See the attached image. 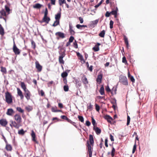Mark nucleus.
Instances as JSON below:
<instances>
[{"label": "nucleus", "mask_w": 157, "mask_h": 157, "mask_svg": "<svg viewBox=\"0 0 157 157\" xmlns=\"http://www.w3.org/2000/svg\"><path fill=\"white\" fill-rule=\"evenodd\" d=\"M74 79L75 83V84L76 87L78 89H80V87L81 86V83L80 81L75 78H74Z\"/></svg>", "instance_id": "nucleus-7"}, {"label": "nucleus", "mask_w": 157, "mask_h": 157, "mask_svg": "<svg viewBox=\"0 0 157 157\" xmlns=\"http://www.w3.org/2000/svg\"><path fill=\"white\" fill-rule=\"evenodd\" d=\"M25 109L28 112H29L32 110L33 108L31 106H28L26 107Z\"/></svg>", "instance_id": "nucleus-44"}, {"label": "nucleus", "mask_w": 157, "mask_h": 157, "mask_svg": "<svg viewBox=\"0 0 157 157\" xmlns=\"http://www.w3.org/2000/svg\"><path fill=\"white\" fill-rule=\"evenodd\" d=\"M104 118L105 119L107 120V121L108 122L110 123V124H113V123L111 122V121L113 120V119L111 117H110L109 115H105L104 116Z\"/></svg>", "instance_id": "nucleus-12"}, {"label": "nucleus", "mask_w": 157, "mask_h": 157, "mask_svg": "<svg viewBox=\"0 0 157 157\" xmlns=\"http://www.w3.org/2000/svg\"><path fill=\"white\" fill-rule=\"evenodd\" d=\"M124 40L125 43L126 44L127 46L128 47V38L125 36H124Z\"/></svg>", "instance_id": "nucleus-43"}, {"label": "nucleus", "mask_w": 157, "mask_h": 157, "mask_svg": "<svg viewBox=\"0 0 157 157\" xmlns=\"http://www.w3.org/2000/svg\"><path fill=\"white\" fill-rule=\"evenodd\" d=\"M61 13L60 12V11H59L57 14L55 15V19L56 20H60V19L61 17Z\"/></svg>", "instance_id": "nucleus-25"}, {"label": "nucleus", "mask_w": 157, "mask_h": 157, "mask_svg": "<svg viewBox=\"0 0 157 157\" xmlns=\"http://www.w3.org/2000/svg\"><path fill=\"white\" fill-rule=\"evenodd\" d=\"M68 122L72 125H73L74 126H75L76 127H77L76 125H75V123L72 121L70 119H69Z\"/></svg>", "instance_id": "nucleus-58"}, {"label": "nucleus", "mask_w": 157, "mask_h": 157, "mask_svg": "<svg viewBox=\"0 0 157 157\" xmlns=\"http://www.w3.org/2000/svg\"><path fill=\"white\" fill-rule=\"evenodd\" d=\"M111 14L110 12H109V11H107L105 14V16L106 17H109Z\"/></svg>", "instance_id": "nucleus-63"}, {"label": "nucleus", "mask_w": 157, "mask_h": 157, "mask_svg": "<svg viewBox=\"0 0 157 157\" xmlns=\"http://www.w3.org/2000/svg\"><path fill=\"white\" fill-rule=\"evenodd\" d=\"M59 25V21L58 20H56L54 21L53 24L52 25V26L53 27H56Z\"/></svg>", "instance_id": "nucleus-29"}, {"label": "nucleus", "mask_w": 157, "mask_h": 157, "mask_svg": "<svg viewBox=\"0 0 157 157\" xmlns=\"http://www.w3.org/2000/svg\"><path fill=\"white\" fill-rule=\"evenodd\" d=\"M78 118L79 121L82 122H83L84 121V119L83 117L82 116L78 115Z\"/></svg>", "instance_id": "nucleus-42"}, {"label": "nucleus", "mask_w": 157, "mask_h": 157, "mask_svg": "<svg viewBox=\"0 0 157 157\" xmlns=\"http://www.w3.org/2000/svg\"><path fill=\"white\" fill-rule=\"evenodd\" d=\"M130 118L129 116L128 115L127 118V125H128L130 123Z\"/></svg>", "instance_id": "nucleus-53"}, {"label": "nucleus", "mask_w": 157, "mask_h": 157, "mask_svg": "<svg viewBox=\"0 0 157 157\" xmlns=\"http://www.w3.org/2000/svg\"><path fill=\"white\" fill-rule=\"evenodd\" d=\"M117 100L115 98H112L111 103L113 105H117Z\"/></svg>", "instance_id": "nucleus-37"}, {"label": "nucleus", "mask_w": 157, "mask_h": 157, "mask_svg": "<svg viewBox=\"0 0 157 157\" xmlns=\"http://www.w3.org/2000/svg\"><path fill=\"white\" fill-rule=\"evenodd\" d=\"M74 39V37L72 36H71L70 37V38L69 39L68 41H69L70 43H71L73 41Z\"/></svg>", "instance_id": "nucleus-54"}, {"label": "nucleus", "mask_w": 157, "mask_h": 157, "mask_svg": "<svg viewBox=\"0 0 157 157\" xmlns=\"http://www.w3.org/2000/svg\"><path fill=\"white\" fill-rule=\"evenodd\" d=\"M105 34V30H103L99 34V36L101 37H104Z\"/></svg>", "instance_id": "nucleus-34"}, {"label": "nucleus", "mask_w": 157, "mask_h": 157, "mask_svg": "<svg viewBox=\"0 0 157 157\" xmlns=\"http://www.w3.org/2000/svg\"><path fill=\"white\" fill-rule=\"evenodd\" d=\"M14 113V111L12 109L10 108L7 109L6 114L9 116H12V114Z\"/></svg>", "instance_id": "nucleus-15"}, {"label": "nucleus", "mask_w": 157, "mask_h": 157, "mask_svg": "<svg viewBox=\"0 0 157 157\" xmlns=\"http://www.w3.org/2000/svg\"><path fill=\"white\" fill-rule=\"evenodd\" d=\"M25 131H24V130L23 129H21L18 131V134L20 135H23L25 134Z\"/></svg>", "instance_id": "nucleus-39"}, {"label": "nucleus", "mask_w": 157, "mask_h": 157, "mask_svg": "<svg viewBox=\"0 0 157 157\" xmlns=\"http://www.w3.org/2000/svg\"><path fill=\"white\" fill-rule=\"evenodd\" d=\"M5 98L6 102L8 104H11L13 101L12 96L10 93L8 92L5 93Z\"/></svg>", "instance_id": "nucleus-1"}, {"label": "nucleus", "mask_w": 157, "mask_h": 157, "mask_svg": "<svg viewBox=\"0 0 157 157\" xmlns=\"http://www.w3.org/2000/svg\"><path fill=\"white\" fill-rule=\"evenodd\" d=\"M99 92L101 95H103L105 94L104 89L103 85H102L99 90Z\"/></svg>", "instance_id": "nucleus-28"}, {"label": "nucleus", "mask_w": 157, "mask_h": 157, "mask_svg": "<svg viewBox=\"0 0 157 157\" xmlns=\"http://www.w3.org/2000/svg\"><path fill=\"white\" fill-rule=\"evenodd\" d=\"M119 82L125 86L128 85V82L126 76L121 75L119 77Z\"/></svg>", "instance_id": "nucleus-3"}, {"label": "nucleus", "mask_w": 157, "mask_h": 157, "mask_svg": "<svg viewBox=\"0 0 157 157\" xmlns=\"http://www.w3.org/2000/svg\"><path fill=\"white\" fill-rule=\"evenodd\" d=\"M60 117L62 119L67 120V121H68L69 120V119L66 116H65V115L61 116Z\"/></svg>", "instance_id": "nucleus-47"}, {"label": "nucleus", "mask_w": 157, "mask_h": 157, "mask_svg": "<svg viewBox=\"0 0 157 157\" xmlns=\"http://www.w3.org/2000/svg\"><path fill=\"white\" fill-rule=\"evenodd\" d=\"M25 92V96L27 100H29L30 98L31 94L30 92L28 90H26Z\"/></svg>", "instance_id": "nucleus-11"}, {"label": "nucleus", "mask_w": 157, "mask_h": 157, "mask_svg": "<svg viewBox=\"0 0 157 157\" xmlns=\"http://www.w3.org/2000/svg\"><path fill=\"white\" fill-rule=\"evenodd\" d=\"M76 27L78 29H81V27H87V25H80V24H77L76 25Z\"/></svg>", "instance_id": "nucleus-33"}, {"label": "nucleus", "mask_w": 157, "mask_h": 157, "mask_svg": "<svg viewBox=\"0 0 157 157\" xmlns=\"http://www.w3.org/2000/svg\"><path fill=\"white\" fill-rule=\"evenodd\" d=\"M59 4L60 6L62 5L63 4L66 3L65 0H59Z\"/></svg>", "instance_id": "nucleus-49"}, {"label": "nucleus", "mask_w": 157, "mask_h": 157, "mask_svg": "<svg viewBox=\"0 0 157 157\" xmlns=\"http://www.w3.org/2000/svg\"><path fill=\"white\" fill-rule=\"evenodd\" d=\"M114 89V87H113V88L112 89V91L111 92V94H112V95H113L114 94H116V91H117V88H115Z\"/></svg>", "instance_id": "nucleus-40"}, {"label": "nucleus", "mask_w": 157, "mask_h": 157, "mask_svg": "<svg viewBox=\"0 0 157 157\" xmlns=\"http://www.w3.org/2000/svg\"><path fill=\"white\" fill-rule=\"evenodd\" d=\"M36 67V69H42V67L40 65L38 61H36L35 62Z\"/></svg>", "instance_id": "nucleus-27"}, {"label": "nucleus", "mask_w": 157, "mask_h": 157, "mask_svg": "<svg viewBox=\"0 0 157 157\" xmlns=\"http://www.w3.org/2000/svg\"><path fill=\"white\" fill-rule=\"evenodd\" d=\"M42 6V5L37 3L33 5V7L34 9H40Z\"/></svg>", "instance_id": "nucleus-23"}, {"label": "nucleus", "mask_w": 157, "mask_h": 157, "mask_svg": "<svg viewBox=\"0 0 157 157\" xmlns=\"http://www.w3.org/2000/svg\"><path fill=\"white\" fill-rule=\"evenodd\" d=\"M13 52L16 55H19L21 51L17 47L14 41H13Z\"/></svg>", "instance_id": "nucleus-4"}, {"label": "nucleus", "mask_w": 157, "mask_h": 157, "mask_svg": "<svg viewBox=\"0 0 157 157\" xmlns=\"http://www.w3.org/2000/svg\"><path fill=\"white\" fill-rule=\"evenodd\" d=\"M92 49L95 52H98L99 51V47L95 45L94 47Z\"/></svg>", "instance_id": "nucleus-41"}, {"label": "nucleus", "mask_w": 157, "mask_h": 157, "mask_svg": "<svg viewBox=\"0 0 157 157\" xmlns=\"http://www.w3.org/2000/svg\"><path fill=\"white\" fill-rule=\"evenodd\" d=\"M87 144L89 157H92V151H91V145L89 144L88 141H87Z\"/></svg>", "instance_id": "nucleus-10"}, {"label": "nucleus", "mask_w": 157, "mask_h": 157, "mask_svg": "<svg viewBox=\"0 0 157 157\" xmlns=\"http://www.w3.org/2000/svg\"><path fill=\"white\" fill-rule=\"evenodd\" d=\"M17 91L18 95L20 96L21 99H23L24 98V95H23L21 91L19 88H17Z\"/></svg>", "instance_id": "nucleus-17"}, {"label": "nucleus", "mask_w": 157, "mask_h": 157, "mask_svg": "<svg viewBox=\"0 0 157 157\" xmlns=\"http://www.w3.org/2000/svg\"><path fill=\"white\" fill-rule=\"evenodd\" d=\"M73 45L75 48H78V44L75 40V42L73 43Z\"/></svg>", "instance_id": "nucleus-60"}, {"label": "nucleus", "mask_w": 157, "mask_h": 157, "mask_svg": "<svg viewBox=\"0 0 157 157\" xmlns=\"http://www.w3.org/2000/svg\"><path fill=\"white\" fill-rule=\"evenodd\" d=\"M76 52L77 56L78 57V59L81 61H83L84 62L85 61L84 60L83 56L79 52Z\"/></svg>", "instance_id": "nucleus-19"}, {"label": "nucleus", "mask_w": 157, "mask_h": 157, "mask_svg": "<svg viewBox=\"0 0 157 157\" xmlns=\"http://www.w3.org/2000/svg\"><path fill=\"white\" fill-rule=\"evenodd\" d=\"M67 75L68 74L66 71L63 72L61 74V76L63 78H66Z\"/></svg>", "instance_id": "nucleus-36"}, {"label": "nucleus", "mask_w": 157, "mask_h": 157, "mask_svg": "<svg viewBox=\"0 0 157 157\" xmlns=\"http://www.w3.org/2000/svg\"><path fill=\"white\" fill-rule=\"evenodd\" d=\"M128 77L129 79L132 81L133 83L135 82V79L133 77L130 75L129 71L128 70Z\"/></svg>", "instance_id": "nucleus-20"}, {"label": "nucleus", "mask_w": 157, "mask_h": 157, "mask_svg": "<svg viewBox=\"0 0 157 157\" xmlns=\"http://www.w3.org/2000/svg\"><path fill=\"white\" fill-rule=\"evenodd\" d=\"M10 122L11 124H10V125L11 127H12L13 126L17 129L19 128L20 123H18L17 122H16V121H13L12 120H11Z\"/></svg>", "instance_id": "nucleus-6"}, {"label": "nucleus", "mask_w": 157, "mask_h": 157, "mask_svg": "<svg viewBox=\"0 0 157 157\" xmlns=\"http://www.w3.org/2000/svg\"><path fill=\"white\" fill-rule=\"evenodd\" d=\"M95 109L96 110V111L98 112L99 111L100 109V106H99L97 104H96L95 105Z\"/></svg>", "instance_id": "nucleus-57"}, {"label": "nucleus", "mask_w": 157, "mask_h": 157, "mask_svg": "<svg viewBox=\"0 0 157 157\" xmlns=\"http://www.w3.org/2000/svg\"><path fill=\"white\" fill-rule=\"evenodd\" d=\"M5 9L6 11V12L7 13H9V12L10 10V9L9 7L7 5L5 6Z\"/></svg>", "instance_id": "nucleus-45"}, {"label": "nucleus", "mask_w": 157, "mask_h": 157, "mask_svg": "<svg viewBox=\"0 0 157 157\" xmlns=\"http://www.w3.org/2000/svg\"><path fill=\"white\" fill-rule=\"evenodd\" d=\"M63 58L62 57H59V62L60 63H64V61L63 60Z\"/></svg>", "instance_id": "nucleus-62"}, {"label": "nucleus", "mask_w": 157, "mask_h": 157, "mask_svg": "<svg viewBox=\"0 0 157 157\" xmlns=\"http://www.w3.org/2000/svg\"><path fill=\"white\" fill-rule=\"evenodd\" d=\"M87 109H90V110H92L93 109V105H91V103H90L89 105L87 106Z\"/></svg>", "instance_id": "nucleus-59"}, {"label": "nucleus", "mask_w": 157, "mask_h": 157, "mask_svg": "<svg viewBox=\"0 0 157 157\" xmlns=\"http://www.w3.org/2000/svg\"><path fill=\"white\" fill-rule=\"evenodd\" d=\"M14 119L18 123H21V118L20 115L16 114L14 116Z\"/></svg>", "instance_id": "nucleus-8"}, {"label": "nucleus", "mask_w": 157, "mask_h": 157, "mask_svg": "<svg viewBox=\"0 0 157 157\" xmlns=\"http://www.w3.org/2000/svg\"><path fill=\"white\" fill-rule=\"evenodd\" d=\"M113 23H114V22L113 21H112V20L110 21V23H109V25H110V28L111 29H112L113 27Z\"/></svg>", "instance_id": "nucleus-51"}, {"label": "nucleus", "mask_w": 157, "mask_h": 157, "mask_svg": "<svg viewBox=\"0 0 157 157\" xmlns=\"http://www.w3.org/2000/svg\"><path fill=\"white\" fill-rule=\"evenodd\" d=\"M112 149L111 152V155L112 157H113L115 155V150L113 146L112 147Z\"/></svg>", "instance_id": "nucleus-38"}, {"label": "nucleus", "mask_w": 157, "mask_h": 157, "mask_svg": "<svg viewBox=\"0 0 157 157\" xmlns=\"http://www.w3.org/2000/svg\"><path fill=\"white\" fill-rule=\"evenodd\" d=\"M17 110L21 113H23L24 110L22 109L20 107H17L16 108Z\"/></svg>", "instance_id": "nucleus-46"}, {"label": "nucleus", "mask_w": 157, "mask_h": 157, "mask_svg": "<svg viewBox=\"0 0 157 157\" xmlns=\"http://www.w3.org/2000/svg\"><path fill=\"white\" fill-rule=\"evenodd\" d=\"M55 35L56 36H57L56 37V38L58 40L59 38L63 39L65 37V34L61 32H58L56 33Z\"/></svg>", "instance_id": "nucleus-5"}, {"label": "nucleus", "mask_w": 157, "mask_h": 157, "mask_svg": "<svg viewBox=\"0 0 157 157\" xmlns=\"http://www.w3.org/2000/svg\"><path fill=\"white\" fill-rule=\"evenodd\" d=\"M60 50L61 52H59L60 54L59 57L63 58L65 55V52H66V50L63 49V48H62Z\"/></svg>", "instance_id": "nucleus-14"}, {"label": "nucleus", "mask_w": 157, "mask_h": 157, "mask_svg": "<svg viewBox=\"0 0 157 157\" xmlns=\"http://www.w3.org/2000/svg\"><path fill=\"white\" fill-rule=\"evenodd\" d=\"M48 11L47 8L46 7L45 9V11L44 12V16L43 18V21H44L47 24H48L50 20V18L48 16Z\"/></svg>", "instance_id": "nucleus-2"}, {"label": "nucleus", "mask_w": 157, "mask_h": 157, "mask_svg": "<svg viewBox=\"0 0 157 157\" xmlns=\"http://www.w3.org/2000/svg\"><path fill=\"white\" fill-rule=\"evenodd\" d=\"M102 75L101 74L98 75L96 79V81L100 84L101 82Z\"/></svg>", "instance_id": "nucleus-21"}, {"label": "nucleus", "mask_w": 157, "mask_h": 157, "mask_svg": "<svg viewBox=\"0 0 157 157\" xmlns=\"http://www.w3.org/2000/svg\"><path fill=\"white\" fill-rule=\"evenodd\" d=\"M4 33V29L1 25L0 24V34L2 35H3Z\"/></svg>", "instance_id": "nucleus-32"}, {"label": "nucleus", "mask_w": 157, "mask_h": 157, "mask_svg": "<svg viewBox=\"0 0 157 157\" xmlns=\"http://www.w3.org/2000/svg\"><path fill=\"white\" fill-rule=\"evenodd\" d=\"M21 86L22 88L23 89L24 91H25L26 90H28V89H26L25 85L24 82H21Z\"/></svg>", "instance_id": "nucleus-30"}, {"label": "nucleus", "mask_w": 157, "mask_h": 157, "mask_svg": "<svg viewBox=\"0 0 157 157\" xmlns=\"http://www.w3.org/2000/svg\"><path fill=\"white\" fill-rule=\"evenodd\" d=\"M136 143L135 142V144L133 146V150H132V153H134L135 152L136 150Z\"/></svg>", "instance_id": "nucleus-55"}, {"label": "nucleus", "mask_w": 157, "mask_h": 157, "mask_svg": "<svg viewBox=\"0 0 157 157\" xmlns=\"http://www.w3.org/2000/svg\"><path fill=\"white\" fill-rule=\"evenodd\" d=\"M99 19H96L92 21V24L93 25H96L98 22Z\"/></svg>", "instance_id": "nucleus-48"}, {"label": "nucleus", "mask_w": 157, "mask_h": 157, "mask_svg": "<svg viewBox=\"0 0 157 157\" xmlns=\"http://www.w3.org/2000/svg\"><path fill=\"white\" fill-rule=\"evenodd\" d=\"M81 80L83 83L85 85L87 84L88 83L87 78L85 75H83V76L82 77Z\"/></svg>", "instance_id": "nucleus-16"}, {"label": "nucleus", "mask_w": 157, "mask_h": 157, "mask_svg": "<svg viewBox=\"0 0 157 157\" xmlns=\"http://www.w3.org/2000/svg\"><path fill=\"white\" fill-rule=\"evenodd\" d=\"M0 13L2 16H6V12L3 9H2V10L0 11Z\"/></svg>", "instance_id": "nucleus-35"}, {"label": "nucleus", "mask_w": 157, "mask_h": 157, "mask_svg": "<svg viewBox=\"0 0 157 157\" xmlns=\"http://www.w3.org/2000/svg\"><path fill=\"white\" fill-rule=\"evenodd\" d=\"M8 124V121L6 119L0 120V124L2 127H6Z\"/></svg>", "instance_id": "nucleus-9"}, {"label": "nucleus", "mask_w": 157, "mask_h": 157, "mask_svg": "<svg viewBox=\"0 0 157 157\" xmlns=\"http://www.w3.org/2000/svg\"><path fill=\"white\" fill-rule=\"evenodd\" d=\"M64 90L66 92L67 91L69 90V86L67 85H65L63 86Z\"/></svg>", "instance_id": "nucleus-50"}, {"label": "nucleus", "mask_w": 157, "mask_h": 157, "mask_svg": "<svg viewBox=\"0 0 157 157\" xmlns=\"http://www.w3.org/2000/svg\"><path fill=\"white\" fill-rule=\"evenodd\" d=\"M89 141L90 144L93 145L94 144V142L93 137L92 135L90 134L89 135Z\"/></svg>", "instance_id": "nucleus-24"}, {"label": "nucleus", "mask_w": 157, "mask_h": 157, "mask_svg": "<svg viewBox=\"0 0 157 157\" xmlns=\"http://www.w3.org/2000/svg\"><path fill=\"white\" fill-rule=\"evenodd\" d=\"M110 13L112 15H115L116 14H117V11H115V10H112L111 12H110Z\"/></svg>", "instance_id": "nucleus-64"}, {"label": "nucleus", "mask_w": 157, "mask_h": 157, "mask_svg": "<svg viewBox=\"0 0 157 157\" xmlns=\"http://www.w3.org/2000/svg\"><path fill=\"white\" fill-rule=\"evenodd\" d=\"M31 136L32 138V140L33 141L35 142L36 143L38 144V142L36 141V140L35 139L36 138V135L35 134L33 130L32 131L31 133Z\"/></svg>", "instance_id": "nucleus-18"}, {"label": "nucleus", "mask_w": 157, "mask_h": 157, "mask_svg": "<svg viewBox=\"0 0 157 157\" xmlns=\"http://www.w3.org/2000/svg\"><path fill=\"white\" fill-rule=\"evenodd\" d=\"M91 119L92 124H93L94 127H95V126L96 124L95 121V120L93 117H91Z\"/></svg>", "instance_id": "nucleus-52"}, {"label": "nucleus", "mask_w": 157, "mask_h": 157, "mask_svg": "<svg viewBox=\"0 0 157 157\" xmlns=\"http://www.w3.org/2000/svg\"><path fill=\"white\" fill-rule=\"evenodd\" d=\"M57 108L56 106L52 107L51 109V110L52 112H56V110H57Z\"/></svg>", "instance_id": "nucleus-56"}, {"label": "nucleus", "mask_w": 157, "mask_h": 157, "mask_svg": "<svg viewBox=\"0 0 157 157\" xmlns=\"http://www.w3.org/2000/svg\"><path fill=\"white\" fill-rule=\"evenodd\" d=\"M31 48L33 49H35L36 47V43L33 40H31Z\"/></svg>", "instance_id": "nucleus-31"}, {"label": "nucleus", "mask_w": 157, "mask_h": 157, "mask_svg": "<svg viewBox=\"0 0 157 157\" xmlns=\"http://www.w3.org/2000/svg\"><path fill=\"white\" fill-rule=\"evenodd\" d=\"M122 62L125 64L127 63V61L126 58V57L125 56H124L122 58Z\"/></svg>", "instance_id": "nucleus-61"}, {"label": "nucleus", "mask_w": 157, "mask_h": 157, "mask_svg": "<svg viewBox=\"0 0 157 157\" xmlns=\"http://www.w3.org/2000/svg\"><path fill=\"white\" fill-rule=\"evenodd\" d=\"M6 148L7 151H11L12 150L11 146L8 143L6 144Z\"/></svg>", "instance_id": "nucleus-26"}, {"label": "nucleus", "mask_w": 157, "mask_h": 157, "mask_svg": "<svg viewBox=\"0 0 157 157\" xmlns=\"http://www.w3.org/2000/svg\"><path fill=\"white\" fill-rule=\"evenodd\" d=\"M94 129L96 132V134L97 135L99 134L101 132V129L98 127L95 128V127H94Z\"/></svg>", "instance_id": "nucleus-22"}, {"label": "nucleus", "mask_w": 157, "mask_h": 157, "mask_svg": "<svg viewBox=\"0 0 157 157\" xmlns=\"http://www.w3.org/2000/svg\"><path fill=\"white\" fill-rule=\"evenodd\" d=\"M69 32L70 34L71 35H74L75 33V31L73 30V27L71 23H70L69 24Z\"/></svg>", "instance_id": "nucleus-13"}]
</instances>
